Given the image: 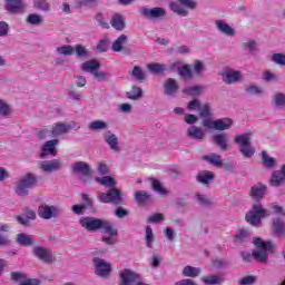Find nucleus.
<instances>
[{
	"label": "nucleus",
	"instance_id": "4",
	"mask_svg": "<svg viewBox=\"0 0 285 285\" xmlns=\"http://www.w3.org/2000/svg\"><path fill=\"white\" fill-rule=\"evenodd\" d=\"M254 244L256 246V249L253 252L254 259H256V262H266V259H268V250L273 248V243L256 238Z\"/></svg>",
	"mask_w": 285,
	"mask_h": 285
},
{
	"label": "nucleus",
	"instance_id": "16",
	"mask_svg": "<svg viewBox=\"0 0 285 285\" xmlns=\"http://www.w3.org/2000/svg\"><path fill=\"white\" fill-rule=\"evenodd\" d=\"M73 173H78V175H83L85 177H90V166H88L85 161L76 163L73 166Z\"/></svg>",
	"mask_w": 285,
	"mask_h": 285
},
{
	"label": "nucleus",
	"instance_id": "20",
	"mask_svg": "<svg viewBox=\"0 0 285 285\" xmlns=\"http://www.w3.org/2000/svg\"><path fill=\"white\" fill-rule=\"evenodd\" d=\"M40 168H42L45 173H52L53 170H59L61 168V161L59 160L43 161L41 163Z\"/></svg>",
	"mask_w": 285,
	"mask_h": 285
},
{
	"label": "nucleus",
	"instance_id": "46",
	"mask_svg": "<svg viewBox=\"0 0 285 285\" xmlns=\"http://www.w3.org/2000/svg\"><path fill=\"white\" fill-rule=\"evenodd\" d=\"M10 112H11L10 106L6 104V101L0 99V115H2L3 117H8Z\"/></svg>",
	"mask_w": 285,
	"mask_h": 285
},
{
	"label": "nucleus",
	"instance_id": "14",
	"mask_svg": "<svg viewBox=\"0 0 285 285\" xmlns=\"http://www.w3.org/2000/svg\"><path fill=\"white\" fill-rule=\"evenodd\" d=\"M242 79V72L235 70H227L223 73V81L225 83H237Z\"/></svg>",
	"mask_w": 285,
	"mask_h": 285
},
{
	"label": "nucleus",
	"instance_id": "58",
	"mask_svg": "<svg viewBox=\"0 0 285 285\" xmlns=\"http://www.w3.org/2000/svg\"><path fill=\"white\" fill-rule=\"evenodd\" d=\"M274 101L276 106H284L285 107V95L284 94H276L274 97Z\"/></svg>",
	"mask_w": 285,
	"mask_h": 285
},
{
	"label": "nucleus",
	"instance_id": "52",
	"mask_svg": "<svg viewBox=\"0 0 285 285\" xmlns=\"http://www.w3.org/2000/svg\"><path fill=\"white\" fill-rule=\"evenodd\" d=\"M35 6L39 10H50V4L46 0H35Z\"/></svg>",
	"mask_w": 285,
	"mask_h": 285
},
{
	"label": "nucleus",
	"instance_id": "25",
	"mask_svg": "<svg viewBox=\"0 0 285 285\" xmlns=\"http://www.w3.org/2000/svg\"><path fill=\"white\" fill-rule=\"evenodd\" d=\"M178 86H177V81H175V79L169 78L166 82H165V92L166 95H175V92H177L178 90Z\"/></svg>",
	"mask_w": 285,
	"mask_h": 285
},
{
	"label": "nucleus",
	"instance_id": "28",
	"mask_svg": "<svg viewBox=\"0 0 285 285\" xmlns=\"http://www.w3.org/2000/svg\"><path fill=\"white\" fill-rule=\"evenodd\" d=\"M24 215H26L27 218H23L21 216H17V220L19 222V224H22V226H26L28 224V219H36L37 218V214L33 210L29 209V208L24 209Z\"/></svg>",
	"mask_w": 285,
	"mask_h": 285
},
{
	"label": "nucleus",
	"instance_id": "60",
	"mask_svg": "<svg viewBox=\"0 0 285 285\" xmlns=\"http://www.w3.org/2000/svg\"><path fill=\"white\" fill-rule=\"evenodd\" d=\"M200 107H202V104L199 102V100L195 99L188 104L187 108H188V110H199Z\"/></svg>",
	"mask_w": 285,
	"mask_h": 285
},
{
	"label": "nucleus",
	"instance_id": "34",
	"mask_svg": "<svg viewBox=\"0 0 285 285\" xmlns=\"http://www.w3.org/2000/svg\"><path fill=\"white\" fill-rule=\"evenodd\" d=\"M214 141L222 150H226L227 145H226V134H218L214 136Z\"/></svg>",
	"mask_w": 285,
	"mask_h": 285
},
{
	"label": "nucleus",
	"instance_id": "10",
	"mask_svg": "<svg viewBox=\"0 0 285 285\" xmlns=\"http://www.w3.org/2000/svg\"><path fill=\"white\" fill-rule=\"evenodd\" d=\"M139 279V275L135 274L130 269L120 272V285H132Z\"/></svg>",
	"mask_w": 285,
	"mask_h": 285
},
{
	"label": "nucleus",
	"instance_id": "55",
	"mask_svg": "<svg viewBox=\"0 0 285 285\" xmlns=\"http://www.w3.org/2000/svg\"><path fill=\"white\" fill-rule=\"evenodd\" d=\"M59 55H72L75 52V49L71 46H62L58 49Z\"/></svg>",
	"mask_w": 285,
	"mask_h": 285
},
{
	"label": "nucleus",
	"instance_id": "15",
	"mask_svg": "<svg viewBox=\"0 0 285 285\" xmlns=\"http://www.w3.org/2000/svg\"><path fill=\"white\" fill-rule=\"evenodd\" d=\"M6 9L8 12L17 14L23 10V2L21 0H7Z\"/></svg>",
	"mask_w": 285,
	"mask_h": 285
},
{
	"label": "nucleus",
	"instance_id": "61",
	"mask_svg": "<svg viewBox=\"0 0 285 285\" xmlns=\"http://www.w3.org/2000/svg\"><path fill=\"white\" fill-rule=\"evenodd\" d=\"M194 70L197 75H202V72H204V62L196 60L194 65Z\"/></svg>",
	"mask_w": 285,
	"mask_h": 285
},
{
	"label": "nucleus",
	"instance_id": "2",
	"mask_svg": "<svg viewBox=\"0 0 285 285\" xmlns=\"http://www.w3.org/2000/svg\"><path fill=\"white\" fill-rule=\"evenodd\" d=\"M79 223L86 230L95 232L101 228L107 235H110L111 237H117V229L112 228V224H110V222L106 219L83 217L80 218Z\"/></svg>",
	"mask_w": 285,
	"mask_h": 285
},
{
	"label": "nucleus",
	"instance_id": "57",
	"mask_svg": "<svg viewBox=\"0 0 285 285\" xmlns=\"http://www.w3.org/2000/svg\"><path fill=\"white\" fill-rule=\"evenodd\" d=\"M179 3L185 6V8H189L190 10H195L197 8V2L193 0H179Z\"/></svg>",
	"mask_w": 285,
	"mask_h": 285
},
{
	"label": "nucleus",
	"instance_id": "33",
	"mask_svg": "<svg viewBox=\"0 0 285 285\" xmlns=\"http://www.w3.org/2000/svg\"><path fill=\"white\" fill-rule=\"evenodd\" d=\"M202 282L207 285H217L223 284L224 279L222 276H205L202 278Z\"/></svg>",
	"mask_w": 285,
	"mask_h": 285
},
{
	"label": "nucleus",
	"instance_id": "31",
	"mask_svg": "<svg viewBox=\"0 0 285 285\" xmlns=\"http://www.w3.org/2000/svg\"><path fill=\"white\" fill-rule=\"evenodd\" d=\"M216 26L220 32H224V35H235L233 28H230V26L223 20H217Z\"/></svg>",
	"mask_w": 285,
	"mask_h": 285
},
{
	"label": "nucleus",
	"instance_id": "23",
	"mask_svg": "<svg viewBox=\"0 0 285 285\" xmlns=\"http://www.w3.org/2000/svg\"><path fill=\"white\" fill-rule=\"evenodd\" d=\"M110 23L112 28H115V30H124V28H126V22L124 21V17H121V14L119 13L114 14Z\"/></svg>",
	"mask_w": 285,
	"mask_h": 285
},
{
	"label": "nucleus",
	"instance_id": "17",
	"mask_svg": "<svg viewBox=\"0 0 285 285\" xmlns=\"http://www.w3.org/2000/svg\"><path fill=\"white\" fill-rule=\"evenodd\" d=\"M187 135L191 137V139H196L197 141H202L206 137V134H204V129L191 126L187 129Z\"/></svg>",
	"mask_w": 285,
	"mask_h": 285
},
{
	"label": "nucleus",
	"instance_id": "6",
	"mask_svg": "<svg viewBox=\"0 0 285 285\" xmlns=\"http://www.w3.org/2000/svg\"><path fill=\"white\" fill-rule=\"evenodd\" d=\"M37 184V178L32 174H28L26 177L21 178L16 188L17 195L26 197L28 195V188H32Z\"/></svg>",
	"mask_w": 285,
	"mask_h": 285
},
{
	"label": "nucleus",
	"instance_id": "32",
	"mask_svg": "<svg viewBox=\"0 0 285 285\" xmlns=\"http://www.w3.org/2000/svg\"><path fill=\"white\" fill-rule=\"evenodd\" d=\"M135 199L138 202V204H146V202H149L150 199V194L145 190H139L135 193Z\"/></svg>",
	"mask_w": 285,
	"mask_h": 285
},
{
	"label": "nucleus",
	"instance_id": "53",
	"mask_svg": "<svg viewBox=\"0 0 285 285\" xmlns=\"http://www.w3.org/2000/svg\"><path fill=\"white\" fill-rule=\"evenodd\" d=\"M197 202H199L202 206H210V204H213V200L208 198V196H204L199 194L197 195Z\"/></svg>",
	"mask_w": 285,
	"mask_h": 285
},
{
	"label": "nucleus",
	"instance_id": "44",
	"mask_svg": "<svg viewBox=\"0 0 285 285\" xmlns=\"http://www.w3.org/2000/svg\"><path fill=\"white\" fill-rule=\"evenodd\" d=\"M28 23H31L32 26H39L43 20L41 19V16L31 13L28 19Z\"/></svg>",
	"mask_w": 285,
	"mask_h": 285
},
{
	"label": "nucleus",
	"instance_id": "38",
	"mask_svg": "<svg viewBox=\"0 0 285 285\" xmlns=\"http://www.w3.org/2000/svg\"><path fill=\"white\" fill-rule=\"evenodd\" d=\"M107 144L110 146L111 150H119V142L117 141V136L110 135L106 137Z\"/></svg>",
	"mask_w": 285,
	"mask_h": 285
},
{
	"label": "nucleus",
	"instance_id": "39",
	"mask_svg": "<svg viewBox=\"0 0 285 285\" xmlns=\"http://www.w3.org/2000/svg\"><path fill=\"white\" fill-rule=\"evenodd\" d=\"M148 70L153 72L154 75H161L164 70H166V66L159 65V63H151L147 66Z\"/></svg>",
	"mask_w": 285,
	"mask_h": 285
},
{
	"label": "nucleus",
	"instance_id": "9",
	"mask_svg": "<svg viewBox=\"0 0 285 285\" xmlns=\"http://www.w3.org/2000/svg\"><path fill=\"white\" fill-rule=\"evenodd\" d=\"M94 262L96 264V274L99 275V277H106L107 275H110L112 268L110 267L109 263L101 258H95Z\"/></svg>",
	"mask_w": 285,
	"mask_h": 285
},
{
	"label": "nucleus",
	"instance_id": "19",
	"mask_svg": "<svg viewBox=\"0 0 285 285\" xmlns=\"http://www.w3.org/2000/svg\"><path fill=\"white\" fill-rule=\"evenodd\" d=\"M264 195H266V187L262 184L254 185L250 189V197L253 199H264Z\"/></svg>",
	"mask_w": 285,
	"mask_h": 285
},
{
	"label": "nucleus",
	"instance_id": "11",
	"mask_svg": "<svg viewBox=\"0 0 285 285\" xmlns=\"http://www.w3.org/2000/svg\"><path fill=\"white\" fill-rule=\"evenodd\" d=\"M141 14L147 19H159L166 14V10H164V8H142Z\"/></svg>",
	"mask_w": 285,
	"mask_h": 285
},
{
	"label": "nucleus",
	"instance_id": "29",
	"mask_svg": "<svg viewBox=\"0 0 285 285\" xmlns=\"http://www.w3.org/2000/svg\"><path fill=\"white\" fill-rule=\"evenodd\" d=\"M82 70L85 72H95V70H98L100 68L99 61L97 60H90L81 65Z\"/></svg>",
	"mask_w": 285,
	"mask_h": 285
},
{
	"label": "nucleus",
	"instance_id": "59",
	"mask_svg": "<svg viewBox=\"0 0 285 285\" xmlns=\"http://www.w3.org/2000/svg\"><path fill=\"white\" fill-rule=\"evenodd\" d=\"M86 210V205H73L72 206V212L75 215H83Z\"/></svg>",
	"mask_w": 285,
	"mask_h": 285
},
{
	"label": "nucleus",
	"instance_id": "35",
	"mask_svg": "<svg viewBox=\"0 0 285 285\" xmlns=\"http://www.w3.org/2000/svg\"><path fill=\"white\" fill-rule=\"evenodd\" d=\"M200 271L197 267L193 266H186L183 271V274L185 277H197L199 275Z\"/></svg>",
	"mask_w": 285,
	"mask_h": 285
},
{
	"label": "nucleus",
	"instance_id": "64",
	"mask_svg": "<svg viewBox=\"0 0 285 285\" xmlns=\"http://www.w3.org/2000/svg\"><path fill=\"white\" fill-rule=\"evenodd\" d=\"M240 285H250V284H255V277L253 276H247L244 277L243 279L239 281Z\"/></svg>",
	"mask_w": 285,
	"mask_h": 285
},
{
	"label": "nucleus",
	"instance_id": "12",
	"mask_svg": "<svg viewBox=\"0 0 285 285\" xmlns=\"http://www.w3.org/2000/svg\"><path fill=\"white\" fill-rule=\"evenodd\" d=\"M33 255H36V257H38L42 262H46L47 264H50V262H52V252H50V249L48 248L35 247Z\"/></svg>",
	"mask_w": 285,
	"mask_h": 285
},
{
	"label": "nucleus",
	"instance_id": "45",
	"mask_svg": "<svg viewBox=\"0 0 285 285\" xmlns=\"http://www.w3.org/2000/svg\"><path fill=\"white\" fill-rule=\"evenodd\" d=\"M108 46H110V40L107 38L100 40L97 45L98 52H106V50H108Z\"/></svg>",
	"mask_w": 285,
	"mask_h": 285
},
{
	"label": "nucleus",
	"instance_id": "40",
	"mask_svg": "<svg viewBox=\"0 0 285 285\" xmlns=\"http://www.w3.org/2000/svg\"><path fill=\"white\" fill-rule=\"evenodd\" d=\"M90 130H105L108 128V124L102 120H95L89 125Z\"/></svg>",
	"mask_w": 285,
	"mask_h": 285
},
{
	"label": "nucleus",
	"instance_id": "21",
	"mask_svg": "<svg viewBox=\"0 0 285 285\" xmlns=\"http://www.w3.org/2000/svg\"><path fill=\"white\" fill-rule=\"evenodd\" d=\"M285 180V166H283L281 171H275L271 179V186H279L284 184Z\"/></svg>",
	"mask_w": 285,
	"mask_h": 285
},
{
	"label": "nucleus",
	"instance_id": "62",
	"mask_svg": "<svg viewBox=\"0 0 285 285\" xmlns=\"http://www.w3.org/2000/svg\"><path fill=\"white\" fill-rule=\"evenodd\" d=\"M9 30H10L9 26L6 22L0 21V37H6Z\"/></svg>",
	"mask_w": 285,
	"mask_h": 285
},
{
	"label": "nucleus",
	"instance_id": "8",
	"mask_svg": "<svg viewBox=\"0 0 285 285\" xmlns=\"http://www.w3.org/2000/svg\"><path fill=\"white\" fill-rule=\"evenodd\" d=\"M38 215L42 219H52V217H59L61 215V209L57 206H49L48 204H42L38 208Z\"/></svg>",
	"mask_w": 285,
	"mask_h": 285
},
{
	"label": "nucleus",
	"instance_id": "37",
	"mask_svg": "<svg viewBox=\"0 0 285 285\" xmlns=\"http://www.w3.org/2000/svg\"><path fill=\"white\" fill-rule=\"evenodd\" d=\"M141 95H142V91H141V88L139 87H132L131 90L127 92L128 99H134V100L141 99Z\"/></svg>",
	"mask_w": 285,
	"mask_h": 285
},
{
	"label": "nucleus",
	"instance_id": "63",
	"mask_svg": "<svg viewBox=\"0 0 285 285\" xmlns=\"http://www.w3.org/2000/svg\"><path fill=\"white\" fill-rule=\"evenodd\" d=\"M151 224H157V222H164V214H155L149 217Z\"/></svg>",
	"mask_w": 285,
	"mask_h": 285
},
{
	"label": "nucleus",
	"instance_id": "3",
	"mask_svg": "<svg viewBox=\"0 0 285 285\" xmlns=\"http://www.w3.org/2000/svg\"><path fill=\"white\" fill-rule=\"evenodd\" d=\"M268 215H271L268 209L264 208L262 203H256L246 214L245 219L252 226H256L257 228H259V226H262V219L264 217H268Z\"/></svg>",
	"mask_w": 285,
	"mask_h": 285
},
{
	"label": "nucleus",
	"instance_id": "22",
	"mask_svg": "<svg viewBox=\"0 0 285 285\" xmlns=\"http://www.w3.org/2000/svg\"><path fill=\"white\" fill-rule=\"evenodd\" d=\"M273 233L281 237L285 234V223L282 218H274L273 220Z\"/></svg>",
	"mask_w": 285,
	"mask_h": 285
},
{
	"label": "nucleus",
	"instance_id": "1",
	"mask_svg": "<svg viewBox=\"0 0 285 285\" xmlns=\"http://www.w3.org/2000/svg\"><path fill=\"white\" fill-rule=\"evenodd\" d=\"M96 181L98 184H101V186H106V188H109L108 193H100L98 195L99 202L102 204H122L124 198H121V190L115 188L117 186V180L110 176H105L102 178L97 177Z\"/></svg>",
	"mask_w": 285,
	"mask_h": 285
},
{
	"label": "nucleus",
	"instance_id": "7",
	"mask_svg": "<svg viewBox=\"0 0 285 285\" xmlns=\"http://www.w3.org/2000/svg\"><path fill=\"white\" fill-rule=\"evenodd\" d=\"M70 130V126L63 122H57L52 126V130L43 129L40 131V139H46V137H59V135H63Z\"/></svg>",
	"mask_w": 285,
	"mask_h": 285
},
{
	"label": "nucleus",
	"instance_id": "54",
	"mask_svg": "<svg viewBox=\"0 0 285 285\" xmlns=\"http://www.w3.org/2000/svg\"><path fill=\"white\" fill-rule=\"evenodd\" d=\"M203 126L205 128H209L210 130H217V120L205 119L203 121Z\"/></svg>",
	"mask_w": 285,
	"mask_h": 285
},
{
	"label": "nucleus",
	"instance_id": "56",
	"mask_svg": "<svg viewBox=\"0 0 285 285\" xmlns=\"http://www.w3.org/2000/svg\"><path fill=\"white\" fill-rule=\"evenodd\" d=\"M248 237V232L246 229H239L235 235V242H242Z\"/></svg>",
	"mask_w": 285,
	"mask_h": 285
},
{
	"label": "nucleus",
	"instance_id": "18",
	"mask_svg": "<svg viewBox=\"0 0 285 285\" xmlns=\"http://www.w3.org/2000/svg\"><path fill=\"white\" fill-rule=\"evenodd\" d=\"M128 43V36L120 35L111 45V50L114 52H121L124 50V46Z\"/></svg>",
	"mask_w": 285,
	"mask_h": 285
},
{
	"label": "nucleus",
	"instance_id": "48",
	"mask_svg": "<svg viewBox=\"0 0 285 285\" xmlns=\"http://www.w3.org/2000/svg\"><path fill=\"white\" fill-rule=\"evenodd\" d=\"M272 61L278 63L279 66H285V55L284 53H274L272 56Z\"/></svg>",
	"mask_w": 285,
	"mask_h": 285
},
{
	"label": "nucleus",
	"instance_id": "26",
	"mask_svg": "<svg viewBox=\"0 0 285 285\" xmlns=\"http://www.w3.org/2000/svg\"><path fill=\"white\" fill-rule=\"evenodd\" d=\"M215 179V174L213 171H200L197 175V180L200 181V184H208V181H213Z\"/></svg>",
	"mask_w": 285,
	"mask_h": 285
},
{
	"label": "nucleus",
	"instance_id": "42",
	"mask_svg": "<svg viewBox=\"0 0 285 285\" xmlns=\"http://www.w3.org/2000/svg\"><path fill=\"white\" fill-rule=\"evenodd\" d=\"M179 75L185 80L193 79V71H190V68H188L186 65L179 69Z\"/></svg>",
	"mask_w": 285,
	"mask_h": 285
},
{
	"label": "nucleus",
	"instance_id": "36",
	"mask_svg": "<svg viewBox=\"0 0 285 285\" xmlns=\"http://www.w3.org/2000/svg\"><path fill=\"white\" fill-rule=\"evenodd\" d=\"M169 8L173 10V12H176V14H179L180 17H186L188 14V11L181 8V6H179L177 2H171Z\"/></svg>",
	"mask_w": 285,
	"mask_h": 285
},
{
	"label": "nucleus",
	"instance_id": "24",
	"mask_svg": "<svg viewBox=\"0 0 285 285\" xmlns=\"http://www.w3.org/2000/svg\"><path fill=\"white\" fill-rule=\"evenodd\" d=\"M17 242L20 246H32L35 237L32 235L18 234Z\"/></svg>",
	"mask_w": 285,
	"mask_h": 285
},
{
	"label": "nucleus",
	"instance_id": "5",
	"mask_svg": "<svg viewBox=\"0 0 285 285\" xmlns=\"http://www.w3.org/2000/svg\"><path fill=\"white\" fill-rule=\"evenodd\" d=\"M235 142L239 145L240 153L244 157H253L255 155V149L250 146V134L237 136Z\"/></svg>",
	"mask_w": 285,
	"mask_h": 285
},
{
	"label": "nucleus",
	"instance_id": "51",
	"mask_svg": "<svg viewBox=\"0 0 285 285\" xmlns=\"http://www.w3.org/2000/svg\"><path fill=\"white\" fill-rule=\"evenodd\" d=\"M146 242L148 248H153V228L150 226L146 227Z\"/></svg>",
	"mask_w": 285,
	"mask_h": 285
},
{
	"label": "nucleus",
	"instance_id": "47",
	"mask_svg": "<svg viewBox=\"0 0 285 285\" xmlns=\"http://www.w3.org/2000/svg\"><path fill=\"white\" fill-rule=\"evenodd\" d=\"M263 161L267 168H273V166H275V158L268 157L266 151H263Z\"/></svg>",
	"mask_w": 285,
	"mask_h": 285
},
{
	"label": "nucleus",
	"instance_id": "27",
	"mask_svg": "<svg viewBox=\"0 0 285 285\" xmlns=\"http://www.w3.org/2000/svg\"><path fill=\"white\" fill-rule=\"evenodd\" d=\"M233 126V119L223 118L216 120V130H228Z\"/></svg>",
	"mask_w": 285,
	"mask_h": 285
},
{
	"label": "nucleus",
	"instance_id": "30",
	"mask_svg": "<svg viewBox=\"0 0 285 285\" xmlns=\"http://www.w3.org/2000/svg\"><path fill=\"white\" fill-rule=\"evenodd\" d=\"M203 159L209 161L213 166L222 167L223 160L222 157L217 154H210L209 156H204Z\"/></svg>",
	"mask_w": 285,
	"mask_h": 285
},
{
	"label": "nucleus",
	"instance_id": "43",
	"mask_svg": "<svg viewBox=\"0 0 285 285\" xmlns=\"http://www.w3.org/2000/svg\"><path fill=\"white\" fill-rule=\"evenodd\" d=\"M131 75L138 81H144V79H146V73H144V71L139 67H135L134 70L131 71Z\"/></svg>",
	"mask_w": 285,
	"mask_h": 285
},
{
	"label": "nucleus",
	"instance_id": "50",
	"mask_svg": "<svg viewBox=\"0 0 285 285\" xmlns=\"http://www.w3.org/2000/svg\"><path fill=\"white\" fill-rule=\"evenodd\" d=\"M198 112L200 117H210V106L209 105H200Z\"/></svg>",
	"mask_w": 285,
	"mask_h": 285
},
{
	"label": "nucleus",
	"instance_id": "41",
	"mask_svg": "<svg viewBox=\"0 0 285 285\" xmlns=\"http://www.w3.org/2000/svg\"><path fill=\"white\" fill-rule=\"evenodd\" d=\"M151 186L156 193H160V195H166L168 193L166 188L161 186V183L155 178H151Z\"/></svg>",
	"mask_w": 285,
	"mask_h": 285
},
{
	"label": "nucleus",
	"instance_id": "13",
	"mask_svg": "<svg viewBox=\"0 0 285 285\" xmlns=\"http://www.w3.org/2000/svg\"><path fill=\"white\" fill-rule=\"evenodd\" d=\"M59 144V139L55 140H48L43 146H42V153L40 155L41 158L46 157V155H52V157H57V146Z\"/></svg>",
	"mask_w": 285,
	"mask_h": 285
},
{
	"label": "nucleus",
	"instance_id": "49",
	"mask_svg": "<svg viewBox=\"0 0 285 285\" xmlns=\"http://www.w3.org/2000/svg\"><path fill=\"white\" fill-rule=\"evenodd\" d=\"M203 90L204 89L202 87L195 86V87H189V88L185 89L184 92H186V95L195 96V95H202Z\"/></svg>",
	"mask_w": 285,
	"mask_h": 285
}]
</instances>
